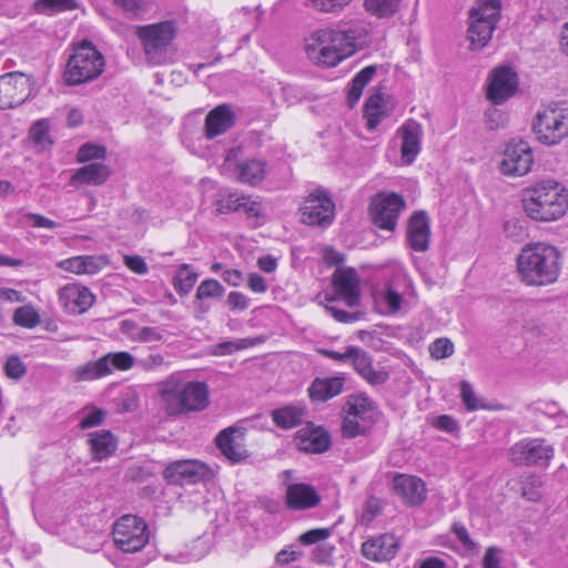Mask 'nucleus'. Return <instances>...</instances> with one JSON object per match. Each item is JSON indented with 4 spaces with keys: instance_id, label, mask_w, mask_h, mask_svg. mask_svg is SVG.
<instances>
[{
    "instance_id": "obj_1",
    "label": "nucleus",
    "mask_w": 568,
    "mask_h": 568,
    "mask_svg": "<svg viewBox=\"0 0 568 568\" xmlns=\"http://www.w3.org/2000/svg\"><path fill=\"white\" fill-rule=\"evenodd\" d=\"M517 274L527 286H548L556 283L561 273V254L549 243H528L516 258Z\"/></svg>"
},
{
    "instance_id": "obj_2",
    "label": "nucleus",
    "mask_w": 568,
    "mask_h": 568,
    "mask_svg": "<svg viewBox=\"0 0 568 568\" xmlns=\"http://www.w3.org/2000/svg\"><path fill=\"white\" fill-rule=\"evenodd\" d=\"M526 214L539 222H551L562 217L568 210V194L555 181H541L526 189L523 196Z\"/></svg>"
},
{
    "instance_id": "obj_3",
    "label": "nucleus",
    "mask_w": 568,
    "mask_h": 568,
    "mask_svg": "<svg viewBox=\"0 0 568 568\" xmlns=\"http://www.w3.org/2000/svg\"><path fill=\"white\" fill-rule=\"evenodd\" d=\"M332 284L334 287V295L325 296V310L341 323H351L358 321L362 317L361 312L348 313L337 308L333 305L334 302L343 300L348 307H354L359 304L361 290L359 277L355 268L343 267L337 268L333 274Z\"/></svg>"
},
{
    "instance_id": "obj_4",
    "label": "nucleus",
    "mask_w": 568,
    "mask_h": 568,
    "mask_svg": "<svg viewBox=\"0 0 568 568\" xmlns=\"http://www.w3.org/2000/svg\"><path fill=\"white\" fill-rule=\"evenodd\" d=\"M102 53L89 41H83L73 49L63 74L69 85H78L97 79L104 70Z\"/></svg>"
},
{
    "instance_id": "obj_5",
    "label": "nucleus",
    "mask_w": 568,
    "mask_h": 568,
    "mask_svg": "<svg viewBox=\"0 0 568 568\" xmlns=\"http://www.w3.org/2000/svg\"><path fill=\"white\" fill-rule=\"evenodd\" d=\"M501 12V0H476L469 10L467 37L471 50H480L493 37Z\"/></svg>"
},
{
    "instance_id": "obj_6",
    "label": "nucleus",
    "mask_w": 568,
    "mask_h": 568,
    "mask_svg": "<svg viewBox=\"0 0 568 568\" xmlns=\"http://www.w3.org/2000/svg\"><path fill=\"white\" fill-rule=\"evenodd\" d=\"M135 34L140 40L146 60L152 64H164L169 60V45L175 37L173 22L138 26Z\"/></svg>"
},
{
    "instance_id": "obj_7",
    "label": "nucleus",
    "mask_w": 568,
    "mask_h": 568,
    "mask_svg": "<svg viewBox=\"0 0 568 568\" xmlns=\"http://www.w3.org/2000/svg\"><path fill=\"white\" fill-rule=\"evenodd\" d=\"M162 396L171 415L201 412L210 403L209 387L204 382H187L181 387L165 388Z\"/></svg>"
},
{
    "instance_id": "obj_8",
    "label": "nucleus",
    "mask_w": 568,
    "mask_h": 568,
    "mask_svg": "<svg viewBox=\"0 0 568 568\" xmlns=\"http://www.w3.org/2000/svg\"><path fill=\"white\" fill-rule=\"evenodd\" d=\"M150 538L148 525L134 515H124L113 526V540L123 552L142 550Z\"/></svg>"
},
{
    "instance_id": "obj_9",
    "label": "nucleus",
    "mask_w": 568,
    "mask_h": 568,
    "mask_svg": "<svg viewBox=\"0 0 568 568\" xmlns=\"http://www.w3.org/2000/svg\"><path fill=\"white\" fill-rule=\"evenodd\" d=\"M331 30L316 31L306 44L307 57L316 64L332 68L338 64L345 58L352 55V48L345 49L342 44L333 41L334 37L326 39L325 34Z\"/></svg>"
},
{
    "instance_id": "obj_10",
    "label": "nucleus",
    "mask_w": 568,
    "mask_h": 568,
    "mask_svg": "<svg viewBox=\"0 0 568 568\" xmlns=\"http://www.w3.org/2000/svg\"><path fill=\"white\" fill-rule=\"evenodd\" d=\"M534 132L544 144H557L568 135V115L562 110L552 108L538 111Z\"/></svg>"
},
{
    "instance_id": "obj_11",
    "label": "nucleus",
    "mask_w": 568,
    "mask_h": 568,
    "mask_svg": "<svg viewBox=\"0 0 568 568\" xmlns=\"http://www.w3.org/2000/svg\"><path fill=\"white\" fill-rule=\"evenodd\" d=\"M214 477L213 470L196 459H182L170 463L163 470V478L172 485H193L209 481Z\"/></svg>"
},
{
    "instance_id": "obj_12",
    "label": "nucleus",
    "mask_w": 568,
    "mask_h": 568,
    "mask_svg": "<svg viewBox=\"0 0 568 568\" xmlns=\"http://www.w3.org/2000/svg\"><path fill=\"white\" fill-rule=\"evenodd\" d=\"M301 212L304 224L326 227L333 223L335 204L326 192L316 190L305 199Z\"/></svg>"
},
{
    "instance_id": "obj_13",
    "label": "nucleus",
    "mask_w": 568,
    "mask_h": 568,
    "mask_svg": "<svg viewBox=\"0 0 568 568\" xmlns=\"http://www.w3.org/2000/svg\"><path fill=\"white\" fill-rule=\"evenodd\" d=\"M30 78L22 72L0 75V109L7 110L22 104L30 95Z\"/></svg>"
},
{
    "instance_id": "obj_14",
    "label": "nucleus",
    "mask_w": 568,
    "mask_h": 568,
    "mask_svg": "<svg viewBox=\"0 0 568 568\" xmlns=\"http://www.w3.org/2000/svg\"><path fill=\"white\" fill-rule=\"evenodd\" d=\"M405 201L395 193L378 194L372 202L371 214L374 224L383 230L393 231L396 227Z\"/></svg>"
},
{
    "instance_id": "obj_15",
    "label": "nucleus",
    "mask_w": 568,
    "mask_h": 568,
    "mask_svg": "<svg viewBox=\"0 0 568 568\" xmlns=\"http://www.w3.org/2000/svg\"><path fill=\"white\" fill-rule=\"evenodd\" d=\"M510 456L516 465L546 466L554 457V448L539 438L521 440L511 447Z\"/></svg>"
},
{
    "instance_id": "obj_16",
    "label": "nucleus",
    "mask_w": 568,
    "mask_h": 568,
    "mask_svg": "<svg viewBox=\"0 0 568 568\" xmlns=\"http://www.w3.org/2000/svg\"><path fill=\"white\" fill-rule=\"evenodd\" d=\"M532 163L530 145L520 140L507 144L500 162V171L505 175L523 176L530 171Z\"/></svg>"
},
{
    "instance_id": "obj_17",
    "label": "nucleus",
    "mask_w": 568,
    "mask_h": 568,
    "mask_svg": "<svg viewBox=\"0 0 568 568\" xmlns=\"http://www.w3.org/2000/svg\"><path fill=\"white\" fill-rule=\"evenodd\" d=\"M60 305L69 314H83L94 303V294L85 286L77 283L65 284L58 291Z\"/></svg>"
},
{
    "instance_id": "obj_18",
    "label": "nucleus",
    "mask_w": 568,
    "mask_h": 568,
    "mask_svg": "<svg viewBox=\"0 0 568 568\" xmlns=\"http://www.w3.org/2000/svg\"><path fill=\"white\" fill-rule=\"evenodd\" d=\"M518 85L517 73L509 67L496 68L490 75L487 98L494 104H501L515 94Z\"/></svg>"
},
{
    "instance_id": "obj_19",
    "label": "nucleus",
    "mask_w": 568,
    "mask_h": 568,
    "mask_svg": "<svg viewBox=\"0 0 568 568\" xmlns=\"http://www.w3.org/2000/svg\"><path fill=\"white\" fill-rule=\"evenodd\" d=\"M215 442L223 456L233 464L240 463L248 457L242 428L235 426L227 427L219 433Z\"/></svg>"
},
{
    "instance_id": "obj_20",
    "label": "nucleus",
    "mask_w": 568,
    "mask_h": 568,
    "mask_svg": "<svg viewBox=\"0 0 568 568\" xmlns=\"http://www.w3.org/2000/svg\"><path fill=\"white\" fill-rule=\"evenodd\" d=\"M294 443L301 452L323 454L331 447V436L325 428L308 423L297 430Z\"/></svg>"
},
{
    "instance_id": "obj_21",
    "label": "nucleus",
    "mask_w": 568,
    "mask_h": 568,
    "mask_svg": "<svg viewBox=\"0 0 568 568\" xmlns=\"http://www.w3.org/2000/svg\"><path fill=\"white\" fill-rule=\"evenodd\" d=\"M348 356H352L351 363L355 372L369 385H383L389 374L385 369H376L373 366L372 356L358 346H348Z\"/></svg>"
},
{
    "instance_id": "obj_22",
    "label": "nucleus",
    "mask_w": 568,
    "mask_h": 568,
    "mask_svg": "<svg viewBox=\"0 0 568 568\" xmlns=\"http://www.w3.org/2000/svg\"><path fill=\"white\" fill-rule=\"evenodd\" d=\"M398 549L399 541L392 534L373 537L362 545L363 556L373 561H388L396 556Z\"/></svg>"
},
{
    "instance_id": "obj_23",
    "label": "nucleus",
    "mask_w": 568,
    "mask_h": 568,
    "mask_svg": "<svg viewBox=\"0 0 568 568\" xmlns=\"http://www.w3.org/2000/svg\"><path fill=\"white\" fill-rule=\"evenodd\" d=\"M236 115L231 105L224 103L212 109L205 116L204 135L214 139L235 125Z\"/></svg>"
},
{
    "instance_id": "obj_24",
    "label": "nucleus",
    "mask_w": 568,
    "mask_h": 568,
    "mask_svg": "<svg viewBox=\"0 0 568 568\" xmlns=\"http://www.w3.org/2000/svg\"><path fill=\"white\" fill-rule=\"evenodd\" d=\"M393 488L405 504L410 506L420 505L426 499V485L415 476L397 475L393 481Z\"/></svg>"
},
{
    "instance_id": "obj_25",
    "label": "nucleus",
    "mask_w": 568,
    "mask_h": 568,
    "mask_svg": "<svg viewBox=\"0 0 568 568\" xmlns=\"http://www.w3.org/2000/svg\"><path fill=\"white\" fill-rule=\"evenodd\" d=\"M430 227L425 212L412 215L407 227V239L410 247L416 252H425L429 246Z\"/></svg>"
},
{
    "instance_id": "obj_26",
    "label": "nucleus",
    "mask_w": 568,
    "mask_h": 568,
    "mask_svg": "<svg viewBox=\"0 0 568 568\" xmlns=\"http://www.w3.org/2000/svg\"><path fill=\"white\" fill-rule=\"evenodd\" d=\"M286 506L292 510H302L316 507L321 497L317 491L307 484H292L286 489Z\"/></svg>"
},
{
    "instance_id": "obj_27",
    "label": "nucleus",
    "mask_w": 568,
    "mask_h": 568,
    "mask_svg": "<svg viewBox=\"0 0 568 568\" xmlns=\"http://www.w3.org/2000/svg\"><path fill=\"white\" fill-rule=\"evenodd\" d=\"M110 174L111 170L108 165L100 162L89 163L75 171L70 183L74 186L80 184L102 185Z\"/></svg>"
},
{
    "instance_id": "obj_28",
    "label": "nucleus",
    "mask_w": 568,
    "mask_h": 568,
    "mask_svg": "<svg viewBox=\"0 0 568 568\" xmlns=\"http://www.w3.org/2000/svg\"><path fill=\"white\" fill-rule=\"evenodd\" d=\"M345 378L343 376L315 378L310 388L308 394L312 400L325 402L343 392Z\"/></svg>"
},
{
    "instance_id": "obj_29",
    "label": "nucleus",
    "mask_w": 568,
    "mask_h": 568,
    "mask_svg": "<svg viewBox=\"0 0 568 568\" xmlns=\"http://www.w3.org/2000/svg\"><path fill=\"white\" fill-rule=\"evenodd\" d=\"M325 34L326 39L335 38V42L345 49L352 48V54L367 43L368 31L364 26H353L345 30H331Z\"/></svg>"
},
{
    "instance_id": "obj_30",
    "label": "nucleus",
    "mask_w": 568,
    "mask_h": 568,
    "mask_svg": "<svg viewBox=\"0 0 568 568\" xmlns=\"http://www.w3.org/2000/svg\"><path fill=\"white\" fill-rule=\"evenodd\" d=\"M402 158L407 164H410L420 151V125L410 120L402 126Z\"/></svg>"
},
{
    "instance_id": "obj_31",
    "label": "nucleus",
    "mask_w": 568,
    "mask_h": 568,
    "mask_svg": "<svg viewBox=\"0 0 568 568\" xmlns=\"http://www.w3.org/2000/svg\"><path fill=\"white\" fill-rule=\"evenodd\" d=\"M306 415L307 410L302 405H286L271 412L273 423L282 429L300 426L306 418Z\"/></svg>"
},
{
    "instance_id": "obj_32",
    "label": "nucleus",
    "mask_w": 568,
    "mask_h": 568,
    "mask_svg": "<svg viewBox=\"0 0 568 568\" xmlns=\"http://www.w3.org/2000/svg\"><path fill=\"white\" fill-rule=\"evenodd\" d=\"M89 444L95 460H103L111 456L118 447V442L110 430L91 433Z\"/></svg>"
},
{
    "instance_id": "obj_33",
    "label": "nucleus",
    "mask_w": 568,
    "mask_h": 568,
    "mask_svg": "<svg viewBox=\"0 0 568 568\" xmlns=\"http://www.w3.org/2000/svg\"><path fill=\"white\" fill-rule=\"evenodd\" d=\"M376 406L365 394L351 395L343 406L344 414L353 415V418L373 422Z\"/></svg>"
},
{
    "instance_id": "obj_34",
    "label": "nucleus",
    "mask_w": 568,
    "mask_h": 568,
    "mask_svg": "<svg viewBox=\"0 0 568 568\" xmlns=\"http://www.w3.org/2000/svg\"><path fill=\"white\" fill-rule=\"evenodd\" d=\"M265 161L256 159L245 160L236 165V179L243 184L257 185L265 178Z\"/></svg>"
},
{
    "instance_id": "obj_35",
    "label": "nucleus",
    "mask_w": 568,
    "mask_h": 568,
    "mask_svg": "<svg viewBox=\"0 0 568 568\" xmlns=\"http://www.w3.org/2000/svg\"><path fill=\"white\" fill-rule=\"evenodd\" d=\"M387 103L382 94L371 95L364 108V115L367 120V128L374 130L381 121L388 115Z\"/></svg>"
},
{
    "instance_id": "obj_36",
    "label": "nucleus",
    "mask_w": 568,
    "mask_h": 568,
    "mask_svg": "<svg viewBox=\"0 0 568 568\" xmlns=\"http://www.w3.org/2000/svg\"><path fill=\"white\" fill-rule=\"evenodd\" d=\"M110 375L106 363L100 357L97 361L87 362L72 371L74 382H89Z\"/></svg>"
},
{
    "instance_id": "obj_37",
    "label": "nucleus",
    "mask_w": 568,
    "mask_h": 568,
    "mask_svg": "<svg viewBox=\"0 0 568 568\" xmlns=\"http://www.w3.org/2000/svg\"><path fill=\"white\" fill-rule=\"evenodd\" d=\"M402 2L403 0H364V8L377 19H387L400 10Z\"/></svg>"
},
{
    "instance_id": "obj_38",
    "label": "nucleus",
    "mask_w": 568,
    "mask_h": 568,
    "mask_svg": "<svg viewBox=\"0 0 568 568\" xmlns=\"http://www.w3.org/2000/svg\"><path fill=\"white\" fill-rule=\"evenodd\" d=\"M376 71L377 69L375 65H367L354 77L347 95V100L351 106H354L358 102L364 88L376 74Z\"/></svg>"
},
{
    "instance_id": "obj_39",
    "label": "nucleus",
    "mask_w": 568,
    "mask_h": 568,
    "mask_svg": "<svg viewBox=\"0 0 568 568\" xmlns=\"http://www.w3.org/2000/svg\"><path fill=\"white\" fill-rule=\"evenodd\" d=\"M196 280L197 273L189 264H182L173 278V286L179 294L186 295L193 288Z\"/></svg>"
},
{
    "instance_id": "obj_40",
    "label": "nucleus",
    "mask_w": 568,
    "mask_h": 568,
    "mask_svg": "<svg viewBox=\"0 0 568 568\" xmlns=\"http://www.w3.org/2000/svg\"><path fill=\"white\" fill-rule=\"evenodd\" d=\"M102 361L106 363L110 374L116 371H128L134 365V357L128 352L108 353L102 356Z\"/></svg>"
},
{
    "instance_id": "obj_41",
    "label": "nucleus",
    "mask_w": 568,
    "mask_h": 568,
    "mask_svg": "<svg viewBox=\"0 0 568 568\" xmlns=\"http://www.w3.org/2000/svg\"><path fill=\"white\" fill-rule=\"evenodd\" d=\"M372 422L353 418V415L344 414L342 434L346 438H354L365 434Z\"/></svg>"
},
{
    "instance_id": "obj_42",
    "label": "nucleus",
    "mask_w": 568,
    "mask_h": 568,
    "mask_svg": "<svg viewBox=\"0 0 568 568\" xmlns=\"http://www.w3.org/2000/svg\"><path fill=\"white\" fill-rule=\"evenodd\" d=\"M241 201H244L243 194H220L219 199L215 201V212L216 214L239 212V205H241Z\"/></svg>"
},
{
    "instance_id": "obj_43",
    "label": "nucleus",
    "mask_w": 568,
    "mask_h": 568,
    "mask_svg": "<svg viewBox=\"0 0 568 568\" xmlns=\"http://www.w3.org/2000/svg\"><path fill=\"white\" fill-rule=\"evenodd\" d=\"M13 322L19 326L33 328L40 323V316L32 307L21 306L16 310Z\"/></svg>"
},
{
    "instance_id": "obj_44",
    "label": "nucleus",
    "mask_w": 568,
    "mask_h": 568,
    "mask_svg": "<svg viewBox=\"0 0 568 568\" xmlns=\"http://www.w3.org/2000/svg\"><path fill=\"white\" fill-rule=\"evenodd\" d=\"M30 136L33 143L42 150L52 144L49 136V125L45 120H39L32 125Z\"/></svg>"
},
{
    "instance_id": "obj_45",
    "label": "nucleus",
    "mask_w": 568,
    "mask_h": 568,
    "mask_svg": "<svg viewBox=\"0 0 568 568\" xmlns=\"http://www.w3.org/2000/svg\"><path fill=\"white\" fill-rule=\"evenodd\" d=\"M114 6L120 8L131 18L139 17L149 10L146 0H111Z\"/></svg>"
},
{
    "instance_id": "obj_46",
    "label": "nucleus",
    "mask_w": 568,
    "mask_h": 568,
    "mask_svg": "<svg viewBox=\"0 0 568 568\" xmlns=\"http://www.w3.org/2000/svg\"><path fill=\"white\" fill-rule=\"evenodd\" d=\"M222 284L213 278L204 280L197 287L195 297L196 300L221 297L224 294Z\"/></svg>"
},
{
    "instance_id": "obj_47",
    "label": "nucleus",
    "mask_w": 568,
    "mask_h": 568,
    "mask_svg": "<svg viewBox=\"0 0 568 568\" xmlns=\"http://www.w3.org/2000/svg\"><path fill=\"white\" fill-rule=\"evenodd\" d=\"M105 156L106 149L104 146L87 143L79 149L77 160L80 163H85L92 160H102Z\"/></svg>"
},
{
    "instance_id": "obj_48",
    "label": "nucleus",
    "mask_w": 568,
    "mask_h": 568,
    "mask_svg": "<svg viewBox=\"0 0 568 568\" xmlns=\"http://www.w3.org/2000/svg\"><path fill=\"white\" fill-rule=\"evenodd\" d=\"M455 347L453 342L449 338L440 337L436 338L429 345L430 356L436 359H443L450 357L454 354Z\"/></svg>"
},
{
    "instance_id": "obj_49",
    "label": "nucleus",
    "mask_w": 568,
    "mask_h": 568,
    "mask_svg": "<svg viewBox=\"0 0 568 568\" xmlns=\"http://www.w3.org/2000/svg\"><path fill=\"white\" fill-rule=\"evenodd\" d=\"M460 397L467 410L474 412L477 409H486L487 406L479 404L478 398L473 389V386L467 381L460 383Z\"/></svg>"
},
{
    "instance_id": "obj_50",
    "label": "nucleus",
    "mask_w": 568,
    "mask_h": 568,
    "mask_svg": "<svg viewBox=\"0 0 568 568\" xmlns=\"http://www.w3.org/2000/svg\"><path fill=\"white\" fill-rule=\"evenodd\" d=\"M77 6V0H38L36 9L39 12H45L47 10L67 11L75 9Z\"/></svg>"
},
{
    "instance_id": "obj_51",
    "label": "nucleus",
    "mask_w": 568,
    "mask_h": 568,
    "mask_svg": "<svg viewBox=\"0 0 568 568\" xmlns=\"http://www.w3.org/2000/svg\"><path fill=\"white\" fill-rule=\"evenodd\" d=\"M209 552V545L207 541L200 537L196 540L193 541L192 546L190 547L186 555L181 554V559H178L180 562H186V561H196L204 557Z\"/></svg>"
},
{
    "instance_id": "obj_52",
    "label": "nucleus",
    "mask_w": 568,
    "mask_h": 568,
    "mask_svg": "<svg viewBox=\"0 0 568 568\" xmlns=\"http://www.w3.org/2000/svg\"><path fill=\"white\" fill-rule=\"evenodd\" d=\"M382 300L388 314H396L402 308L403 296L392 285L385 287Z\"/></svg>"
},
{
    "instance_id": "obj_53",
    "label": "nucleus",
    "mask_w": 568,
    "mask_h": 568,
    "mask_svg": "<svg viewBox=\"0 0 568 568\" xmlns=\"http://www.w3.org/2000/svg\"><path fill=\"white\" fill-rule=\"evenodd\" d=\"M381 509V500L376 497H369L364 504V508L358 519L359 524L365 526L369 525L379 514Z\"/></svg>"
},
{
    "instance_id": "obj_54",
    "label": "nucleus",
    "mask_w": 568,
    "mask_h": 568,
    "mask_svg": "<svg viewBox=\"0 0 568 568\" xmlns=\"http://www.w3.org/2000/svg\"><path fill=\"white\" fill-rule=\"evenodd\" d=\"M331 535V528H315L302 534L298 537V541L302 545L310 546L326 540Z\"/></svg>"
},
{
    "instance_id": "obj_55",
    "label": "nucleus",
    "mask_w": 568,
    "mask_h": 568,
    "mask_svg": "<svg viewBox=\"0 0 568 568\" xmlns=\"http://www.w3.org/2000/svg\"><path fill=\"white\" fill-rule=\"evenodd\" d=\"M83 274H95L106 264L108 260L103 256L82 255Z\"/></svg>"
},
{
    "instance_id": "obj_56",
    "label": "nucleus",
    "mask_w": 568,
    "mask_h": 568,
    "mask_svg": "<svg viewBox=\"0 0 568 568\" xmlns=\"http://www.w3.org/2000/svg\"><path fill=\"white\" fill-rule=\"evenodd\" d=\"M312 6L322 12H337L352 0H310Z\"/></svg>"
},
{
    "instance_id": "obj_57",
    "label": "nucleus",
    "mask_w": 568,
    "mask_h": 568,
    "mask_svg": "<svg viewBox=\"0 0 568 568\" xmlns=\"http://www.w3.org/2000/svg\"><path fill=\"white\" fill-rule=\"evenodd\" d=\"M106 413L101 408H94L82 417L79 426L81 429H88L99 426L105 418Z\"/></svg>"
},
{
    "instance_id": "obj_58",
    "label": "nucleus",
    "mask_w": 568,
    "mask_h": 568,
    "mask_svg": "<svg viewBox=\"0 0 568 568\" xmlns=\"http://www.w3.org/2000/svg\"><path fill=\"white\" fill-rule=\"evenodd\" d=\"M239 212H243L247 217H261L262 204L258 201L252 200L251 196L244 195V201L239 205Z\"/></svg>"
},
{
    "instance_id": "obj_59",
    "label": "nucleus",
    "mask_w": 568,
    "mask_h": 568,
    "mask_svg": "<svg viewBox=\"0 0 568 568\" xmlns=\"http://www.w3.org/2000/svg\"><path fill=\"white\" fill-rule=\"evenodd\" d=\"M6 374L14 379L21 378L26 374V366L18 356H11L6 363Z\"/></svg>"
},
{
    "instance_id": "obj_60",
    "label": "nucleus",
    "mask_w": 568,
    "mask_h": 568,
    "mask_svg": "<svg viewBox=\"0 0 568 568\" xmlns=\"http://www.w3.org/2000/svg\"><path fill=\"white\" fill-rule=\"evenodd\" d=\"M226 302L232 310L244 311L250 305L247 296L236 291H233L227 295Z\"/></svg>"
},
{
    "instance_id": "obj_61",
    "label": "nucleus",
    "mask_w": 568,
    "mask_h": 568,
    "mask_svg": "<svg viewBox=\"0 0 568 568\" xmlns=\"http://www.w3.org/2000/svg\"><path fill=\"white\" fill-rule=\"evenodd\" d=\"M82 255L73 256L59 262L58 266L67 272L83 274Z\"/></svg>"
},
{
    "instance_id": "obj_62",
    "label": "nucleus",
    "mask_w": 568,
    "mask_h": 568,
    "mask_svg": "<svg viewBox=\"0 0 568 568\" xmlns=\"http://www.w3.org/2000/svg\"><path fill=\"white\" fill-rule=\"evenodd\" d=\"M433 426L447 433H454L458 429L457 422L449 415H440L436 417L433 422Z\"/></svg>"
},
{
    "instance_id": "obj_63",
    "label": "nucleus",
    "mask_w": 568,
    "mask_h": 568,
    "mask_svg": "<svg viewBox=\"0 0 568 568\" xmlns=\"http://www.w3.org/2000/svg\"><path fill=\"white\" fill-rule=\"evenodd\" d=\"M138 339L143 343L161 342L163 335L154 327H143L138 333Z\"/></svg>"
},
{
    "instance_id": "obj_64",
    "label": "nucleus",
    "mask_w": 568,
    "mask_h": 568,
    "mask_svg": "<svg viewBox=\"0 0 568 568\" xmlns=\"http://www.w3.org/2000/svg\"><path fill=\"white\" fill-rule=\"evenodd\" d=\"M125 265L136 274H145L148 272V265L145 261L135 255V256H125L124 258Z\"/></svg>"
}]
</instances>
